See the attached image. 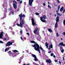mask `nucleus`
Instances as JSON below:
<instances>
[{
  "label": "nucleus",
  "instance_id": "nucleus-1",
  "mask_svg": "<svg viewBox=\"0 0 65 65\" xmlns=\"http://www.w3.org/2000/svg\"><path fill=\"white\" fill-rule=\"evenodd\" d=\"M19 17L20 18V24L18 23L17 24V25L18 26H20V27H21L22 28H23V25L24 24V22H25V21L24 20L22 19V17H26V15H25L23 14L22 15V13H21L19 15Z\"/></svg>",
  "mask_w": 65,
  "mask_h": 65
},
{
  "label": "nucleus",
  "instance_id": "nucleus-27",
  "mask_svg": "<svg viewBox=\"0 0 65 65\" xmlns=\"http://www.w3.org/2000/svg\"><path fill=\"white\" fill-rule=\"evenodd\" d=\"M61 52L62 53H64V50L63 49H62V50H61Z\"/></svg>",
  "mask_w": 65,
  "mask_h": 65
},
{
  "label": "nucleus",
  "instance_id": "nucleus-44",
  "mask_svg": "<svg viewBox=\"0 0 65 65\" xmlns=\"http://www.w3.org/2000/svg\"><path fill=\"white\" fill-rule=\"evenodd\" d=\"M26 34H27V35H28V36H29V35H30V34H29L28 33H26Z\"/></svg>",
  "mask_w": 65,
  "mask_h": 65
},
{
  "label": "nucleus",
  "instance_id": "nucleus-6",
  "mask_svg": "<svg viewBox=\"0 0 65 65\" xmlns=\"http://www.w3.org/2000/svg\"><path fill=\"white\" fill-rule=\"evenodd\" d=\"M38 30V28L36 27V28L34 31V33L35 34L36 33L37 35H39V32H37V31Z\"/></svg>",
  "mask_w": 65,
  "mask_h": 65
},
{
  "label": "nucleus",
  "instance_id": "nucleus-59",
  "mask_svg": "<svg viewBox=\"0 0 65 65\" xmlns=\"http://www.w3.org/2000/svg\"><path fill=\"white\" fill-rule=\"evenodd\" d=\"M63 61H64V57H63Z\"/></svg>",
  "mask_w": 65,
  "mask_h": 65
},
{
  "label": "nucleus",
  "instance_id": "nucleus-12",
  "mask_svg": "<svg viewBox=\"0 0 65 65\" xmlns=\"http://www.w3.org/2000/svg\"><path fill=\"white\" fill-rule=\"evenodd\" d=\"M60 45H62V46H65V44H64L63 43V42H62L60 43L59 45H58V46H60Z\"/></svg>",
  "mask_w": 65,
  "mask_h": 65
},
{
  "label": "nucleus",
  "instance_id": "nucleus-56",
  "mask_svg": "<svg viewBox=\"0 0 65 65\" xmlns=\"http://www.w3.org/2000/svg\"><path fill=\"white\" fill-rule=\"evenodd\" d=\"M43 6H45V3H43Z\"/></svg>",
  "mask_w": 65,
  "mask_h": 65
},
{
  "label": "nucleus",
  "instance_id": "nucleus-46",
  "mask_svg": "<svg viewBox=\"0 0 65 65\" xmlns=\"http://www.w3.org/2000/svg\"><path fill=\"white\" fill-rule=\"evenodd\" d=\"M2 51L3 52H4V48H3L2 50Z\"/></svg>",
  "mask_w": 65,
  "mask_h": 65
},
{
  "label": "nucleus",
  "instance_id": "nucleus-3",
  "mask_svg": "<svg viewBox=\"0 0 65 65\" xmlns=\"http://www.w3.org/2000/svg\"><path fill=\"white\" fill-rule=\"evenodd\" d=\"M40 19L42 22H43L44 23H46V20H44L46 19V16L45 15H44L42 17H41L40 18Z\"/></svg>",
  "mask_w": 65,
  "mask_h": 65
},
{
  "label": "nucleus",
  "instance_id": "nucleus-2",
  "mask_svg": "<svg viewBox=\"0 0 65 65\" xmlns=\"http://www.w3.org/2000/svg\"><path fill=\"white\" fill-rule=\"evenodd\" d=\"M31 46L34 47V49L36 51H37L38 52H39V53L40 54V48L41 50H43V48L41 47H39V45L36 43L34 45H32Z\"/></svg>",
  "mask_w": 65,
  "mask_h": 65
},
{
  "label": "nucleus",
  "instance_id": "nucleus-20",
  "mask_svg": "<svg viewBox=\"0 0 65 65\" xmlns=\"http://www.w3.org/2000/svg\"><path fill=\"white\" fill-rule=\"evenodd\" d=\"M6 3L4 4L3 5V6L5 8L6 7ZM4 7H3V8H4Z\"/></svg>",
  "mask_w": 65,
  "mask_h": 65
},
{
  "label": "nucleus",
  "instance_id": "nucleus-19",
  "mask_svg": "<svg viewBox=\"0 0 65 65\" xmlns=\"http://www.w3.org/2000/svg\"><path fill=\"white\" fill-rule=\"evenodd\" d=\"M48 31H49V32H51H51H53V31H52V29H51L50 28L48 29Z\"/></svg>",
  "mask_w": 65,
  "mask_h": 65
},
{
  "label": "nucleus",
  "instance_id": "nucleus-34",
  "mask_svg": "<svg viewBox=\"0 0 65 65\" xmlns=\"http://www.w3.org/2000/svg\"><path fill=\"white\" fill-rule=\"evenodd\" d=\"M48 8H49L50 9H51V7L50 6V5H48Z\"/></svg>",
  "mask_w": 65,
  "mask_h": 65
},
{
  "label": "nucleus",
  "instance_id": "nucleus-52",
  "mask_svg": "<svg viewBox=\"0 0 65 65\" xmlns=\"http://www.w3.org/2000/svg\"><path fill=\"white\" fill-rule=\"evenodd\" d=\"M24 4L25 5H26V2H25L24 3Z\"/></svg>",
  "mask_w": 65,
  "mask_h": 65
},
{
  "label": "nucleus",
  "instance_id": "nucleus-43",
  "mask_svg": "<svg viewBox=\"0 0 65 65\" xmlns=\"http://www.w3.org/2000/svg\"><path fill=\"white\" fill-rule=\"evenodd\" d=\"M63 35H64L65 36V31L63 32Z\"/></svg>",
  "mask_w": 65,
  "mask_h": 65
},
{
  "label": "nucleus",
  "instance_id": "nucleus-30",
  "mask_svg": "<svg viewBox=\"0 0 65 65\" xmlns=\"http://www.w3.org/2000/svg\"><path fill=\"white\" fill-rule=\"evenodd\" d=\"M0 43H4V42L0 40Z\"/></svg>",
  "mask_w": 65,
  "mask_h": 65
},
{
  "label": "nucleus",
  "instance_id": "nucleus-4",
  "mask_svg": "<svg viewBox=\"0 0 65 65\" xmlns=\"http://www.w3.org/2000/svg\"><path fill=\"white\" fill-rule=\"evenodd\" d=\"M59 17L58 16L56 18V22L55 25V28H58V23H57L59 22Z\"/></svg>",
  "mask_w": 65,
  "mask_h": 65
},
{
  "label": "nucleus",
  "instance_id": "nucleus-50",
  "mask_svg": "<svg viewBox=\"0 0 65 65\" xmlns=\"http://www.w3.org/2000/svg\"><path fill=\"white\" fill-rule=\"evenodd\" d=\"M65 12V9H64V10H63V13H64V12Z\"/></svg>",
  "mask_w": 65,
  "mask_h": 65
},
{
  "label": "nucleus",
  "instance_id": "nucleus-32",
  "mask_svg": "<svg viewBox=\"0 0 65 65\" xmlns=\"http://www.w3.org/2000/svg\"><path fill=\"white\" fill-rule=\"evenodd\" d=\"M60 50H61H61H62V49H63V47H62V46H60Z\"/></svg>",
  "mask_w": 65,
  "mask_h": 65
},
{
  "label": "nucleus",
  "instance_id": "nucleus-41",
  "mask_svg": "<svg viewBox=\"0 0 65 65\" xmlns=\"http://www.w3.org/2000/svg\"><path fill=\"white\" fill-rule=\"evenodd\" d=\"M13 2L14 3H15V4H17V2H16L15 1H13Z\"/></svg>",
  "mask_w": 65,
  "mask_h": 65
},
{
  "label": "nucleus",
  "instance_id": "nucleus-58",
  "mask_svg": "<svg viewBox=\"0 0 65 65\" xmlns=\"http://www.w3.org/2000/svg\"><path fill=\"white\" fill-rule=\"evenodd\" d=\"M59 64H61V62L60 61H59Z\"/></svg>",
  "mask_w": 65,
  "mask_h": 65
},
{
  "label": "nucleus",
  "instance_id": "nucleus-28",
  "mask_svg": "<svg viewBox=\"0 0 65 65\" xmlns=\"http://www.w3.org/2000/svg\"><path fill=\"white\" fill-rule=\"evenodd\" d=\"M63 25H64V26H65V20H63Z\"/></svg>",
  "mask_w": 65,
  "mask_h": 65
},
{
  "label": "nucleus",
  "instance_id": "nucleus-38",
  "mask_svg": "<svg viewBox=\"0 0 65 65\" xmlns=\"http://www.w3.org/2000/svg\"><path fill=\"white\" fill-rule=\"evenodd\" d=\"M56 35L57 36V37H58L59 36V34H58V33H56Z\"/></svg>",
  "mask_w": 65,
  "mask_h": 65
},
{
  "label": "nucleus",
  "instance_id": "nucleus-8",
  "mask_svg": "<svg viewBox=\"0 0 65 65\" xmlns=\"http://www.w3.org/2000/svg\"><path fill=\"white\" fill-rule=\"evenodd\" d=\"M32 56L33 57H34V60L35 61H37L38 60V59L37 58V57H36V55H34V54H32Z\"/></svg>",
  "mask_w": 65,
  "mask_h": 65
},
{
  "label": "nucleus",
  "instance_id": "nucleus-54",
  "mask_svg": "<svg viewBox=\"0 0 65 65\" xmlns=\"http://www.w3.org/2000/svg\"><path fill=\"white\" fill-rule=\"evenodd\" d=\"M41 65H44V64H43V63L42 62Z\"/></svg>",
  "mask_w": 65,
  "mask_h": 65
},
{
  "label": "nucleus",
  "instance_id": "nucleus-64",
  "mask_svg": "<svg viewBox=\"0 0 65 65\" xmlns=\"http://www.w3.org/2000/svg\"><path fill=\"white\" fill-rule=\"evenodd\" d=\"M19 9H18L17 10V11H19Z\"/></svg>",
  "mask_w": 65,
  "mask_h": 65
},
{
  "label": "nucleus",
  "instance_id": "nucleus-37",
  "mask_svg": "<svg viewBox=\"0 0 65 65\" xmlns=\"http://www.w3.org/2000/svg\"><path fill=\"white\" fill-rule=\"evenodd\" d=\"M19 61H20V62H19V64H20V63H21V62H22V60H19Z\"/></svg>",
  "mask_w": 65,
  "mask_h": 65
},
{
  "label": "nucleus",
  "instance_id": "nucleus-13",
  "mask_svg": "<svg viewBox=\"0 0 65 65\" xmlns=\"http://www.w3.org/2000/svg\"><path fill=\"white\" fill-rule=\"evenodd\" d=\"M13 6L15 9H17V4H13Z\"/></svg>",
  "mask_w": 65,
  "mask_h": 65
},
{
  "label": "nucleus",
  "instance_id": "nucleus-36",
  "mask_svg": "<svg viewBox=\"0 0 65 65\" xmlns=\"http://www.w3.org/2000/svg\"><path fill=\"white\" fill-rule=\"evenodd\" d=\"M12 31V34H13V35H14V32L13 31Z\"/></svg>",
  "mask_w": 65,
  "mask_h": 65
},
{
  "label": "nucleus",
  "instance_id": "nucleus-18",
  "mask_svg": "<svg viewBox=\"0 0 65 65\" xmlns=\"http://www.w3.org/2000/svg\"><path fill=\"white\" fill-rule=\"evenodd\" d=\"M9 50V48H6L5 50V52H6L7 51H8Z\"/></svg>",
  "mask_w": 65,
  "mask_h": 65
},
{
  "label": "nucleus",
  "instance_id": "nucleus-21",
  "mask_svg": "<svg viewBox=\"0 0 65 65\" xmlns=\"http://www.w3.org/2000/svg\"><path fill=\"white\" fill-rule=\"evenodd\" d=\"M48 43H47V42H46V46L47 47L46 48H47V47H48Z\"/></svg>",
  "mask_w": 65,
  "mask_h": 65
},
{
  "label": "nucleus",
  "instance_id": "nucleus-16",
  "mask_svg": "<svg viewBox=\"0 0 65 65\" xmlns=\"http://www.w3.org/2000/svg\"><path fill=\"white\" fill-rule=\"evenodd\" d=\"M51 48H53V45L52 44H51L50 46H49V50H51Z\"/></svg>",
  "mask_w": 65,
  "mask_h": 65
},
{
  "label": "nucleus",
  "instance_id": "nucleus-55",
  "mask_svg": "<svg viewBox=\"0 0 65 65\" xmlns=\"http://www.w3.org/2000/svg\"><path fill=\"white\" fill-rule=\"evenodd\" d=\"M26 52L27 53H28L29 52V51L28 50L26 51Z\"/></svg>",
  "mask_w": 65,
  "mask_h": 65
},
{
  "label": "nucleus",
  "instance_id": "nucleus-49",
  "mask_svg": "<svg viewBox=\"0 0 65 65\" xmlns=\"http://www.w3.org/2000/svg\"><path fill=\"white\" fill-rule=\"evenodd\" d=\"M51 52H52V51H49L48 52V53H51Z\"/></svg>",
  "mask_w": 65,
  "mask_h": 65
},
{
  "label": "nucleus",
  "instance_id": "nucleus-26",
  "mask_svg": "<svg viewBox=\"0 0 65 65\" xmlns=\"http://www.w3.org/2000/svg\"><path fill=\"white\" fill-rule=\"evenodd\" d=\"M60 6L59 5L58 6V10L57 11H59V9H60Z\"/></svg>",
  "mask_w": 65,
  "mask_h": 65
},
{
  "label": "nucleus",
  "instance_id": "nucleus-7",
  "mask_svg": "<svg viewBox=\"0 0 65 65\" xmlns=\"http://www.w3.org/2000/svg\"><path fill=\"white\" fill-rule=\"evenodd\" d=\"M8 53L9 56H11L12 58L14 57L15 56H16V55L14 56V54H12V53H11V51H10L8 52Z\"/></svg>",
  "mask_w": 65,
  "mask_h": 65
},
{
  "label": "nucleus",
  "instance_id": "nucleus-11",
  "mask_svg": "<svg viewBox=\"0 0 65 65\" xmlns=\"http://www.w3.org/2000/svg\"><path fill=\"white\" fill-rule=\"evenodd\" d=\"M3 36V32L2 31L0 34V39H2Z\"/></svg>",
  "mask_w": 65,
  "mask_h": 65
},
{
  "label": "nucleus",
  "instance_id": "nucleus-24",
  "mask_svg": "<svg viewBox=\"0 0 65 65\" xmlns=\"http://www.w3.org/2000/svg\"><path fill=\"white\" fill-rule=\"evenodd\" d=\"M13 52H17L18 53L19 52L18 51H17V50H15L13 51Z\"/></svg>",
  "mask_w": 65,
  "mask_h": 65
},
{
  "label": "nucleus",
  "instance_id": "nucleus-22",
  "mask_svg": "<svg viewBox=\"0 0 65 65\" xmlns=\"http://www.w3.org/2000/svg\"><path fill=\"white\" fill-rule=\"evenodd\" d=\"M3 40L4 41H6V38H3Z\"/></svg>",
  "mask_w": 65,
  "mask_h": 65
},
{
  "label": "nucleus",
  "instance_id": "nucleus-48",
  "mask_svg": "<svg viewBox=\"0 0 65 65\" xmlns=\"http://www.w3.org/2000/svg\"><path fill=\"white\" fill-rule=\"evenodd\" d=\"M57 2L58 3H60V1L59 0H57Z\"/></svg>",
  "mask_w": 65,
  "mask_h": 65
},
{
  "label": "nucleus",
  "instance_id": "nucleus-14",
  "mask_svg": "<svg viewBox=\"0 0 65 65\" xmlns=\"http://www.w3.org/2000/svg\"><path fill=\"white\" fill-rule=\"evenodd\" d=\"M51 59H47L46 60V62L47 63H51Z\"/></svg>",
  "mask_w": 65,
  "mask_h": 65
},
{
  "label": "nucleus",
  "instance_id": "nucleus-35",
  "mask_svg": "<svg viewBox=\"0 0 65 65\" xmlns=\"http://www.w3.org/2000/svg\"><path fill=\"white\" fill-rule=\"evenodd\" d=\"M23 58H24L23 57H21L20 58V60H21V59H23Z\"/></svg>",
  "mask_w": 65,
  "mask_h": 65
},
{
  "label": "nucleus",
  "instance_id": "nucleus-23",
  "mask_svg": "<svg viewBox=\"0 0 65 65\" xmlns=\"http://www.w3.org/2000/svg\"><path fill=\"white\" fill-rule=\"evenodd\" d=\"M63 7H62L60 9V11H62V10H63Z\"/></svg>",
  "mask_w": 65,
  "mask_h": 65
},
{
  "label": "nucleus",
  "instance_id": "nucleus-45",
  "mask_svg": "<svg viewBox=\"0 0 65 65\" xmlns=\"http://www.w3.org/2000/svg\"><path fill=\"white\" fill-rule=\"evenodd\" d=\"M9 28H10V29H11V30H13L12 28V27H10Z\"/></svg>",
  "mask_w": 65,
  "mask_h": 65
},
{
  "label": "nucleus",
  "instance_id": "nucleus-40",
  "mask_svg": "<svg viewBox=\"0 0 65 65\" xmlns=\"http://www.w3.org/2000/svg\"><path fill=\"white\" fill-rule=\"evenodd\" d=\"M36 38L38 40L39 39V38H40V37H39V38H37V37H36Z\"/></svg>",
  "mask_w": 65,
  "mask_h": 65
},
{
  "label": "nucleus",
  "instance_id": "nucleus-42",
  "mask_svg": "<svg viewBox=\"0 0 65 65\" xmlns=\"http://www.w3.org/2000/svg\"><path fill=\"white\" fill-rule=\"evenodd\" d=\"M22 1H21L20 2V4H22Z\"/></svg>",
  "mask_w": 65,
  "mask_h": 65
},
{
  "label": "nucleus",
  "instance_id": "nucleus-63",
  "mask_svg": "<svg viewBox=\"0 0 65 65\" xmlns=\"http://www.w3.org/2000/svg\"><path fill=\"white\" fill-rule=\"evenodd\" d=\"M30 64L29 63H28L27 64V65H30Z\"/></svg>",
  "mask_w": 65,
  "mask_h": 65
},
{
  "label": "nucleus",
  "instance_id": "nucleus-15",
  "mask_svg": "<svg viewBox=\"0 0 65 65\" xmlns=\"http://www.w3.org/2000/svg\"><path fill=\"white\" fill-rule=\"evenodd\" d=\"M58 11H56V13L57 15H59V16H62V14H60L59 13H58Z\"/></svg>",
  "mask_w": 65,
  "mask_h": 65
},
{
  "label": "nucleus",
  "instance_id": "nucleus-51",
  "mask_svg": "<svg viewBox=\"0 0 65 65\" xmlns=\"http://www.w3.org/2000/svg\"><path fill=\"white\" fill-rule=\"evenodd\" d=\"M54 61L55 62H58V61L57 60H54Z\"/></svg>",
  "mask_w": 65,
  "mask_h": 65
},
{
  "label": "nucleus",
  "instance_id": "nucleus-25",
  "mask_svg": "<svg viewBox=\"0 0 65 65\" xmlns=\"http://www.w3.org/2000/svg\"><path fill=\"white\" fill-rule=\"evenodd\" d=\"M30 42H31V43H35V42L34 41H30Z\"/></svg>",
  "mask_w": 65,
  "mask_h": 65
},
{
  "label": "nucleus",
  "instance_id": "nucleus-29",
  "mask_svg": "<svg viewBox=\"0 0 65 65\" xmlns=\"http://www.w3.org/2000/svg\"><path fill=\"white\" fill-rule=\"evenodd\" d=\"M6 18V14H5L4 15L3 18L2 19H4V18Z\"/></svg>",
  "mask_w": 65,
  "mask_h": 65
},
{
  "label": "nucleus",
  "instance_id": "nucleus-31",
  "mask_svg": "<svg viewBox=\"0 0 65 65\" xmlns=\"http://www.w3.org/2000/svg\"><path fill=\"white\" fill-rule=\"evenodd\" d=\"M20 33L21 34H22V33H23V31L22 30H21V31H20Z\"/></svg>",
  "mask_w": 65,
  "mask_h": 65
},
{
  "label": "nucleus",
  "instance_id": "nucleus-60",
  "mask_svg": "<svg viewBox=\"0 0 65 65\" xmlns=\"http://www.w3.org/2000/svg\"><path fill=\"white\" fill-rule=\"evenodd\" d=\"M53 57H54V58H55V57H56V56H55V55H54Z\"/></svg>",
  "mask_w": 65,
  "mask_h": 65
},
{
  "label": "nucleus",
  "instance_id": "nucleus-53",
  "mask_svg": "<svg viewBox=\"0 0 65 65\" xmlns=\"http://www.w3.org/2000/svg\"><path fill=\"white\" fill-rule=\"evenodd\" d=\"M5 23H3L2 25H5Z\"/></svg>",
  "mask_w": 65,
  "mask_h": 65
},
{
  "label": "nucleus",
  "instance_id": "nucleus-17",
  "mask_svg": "<svg viewBox=\"0 0 65 65\" xmlns=\"http://www.w3.org/2000/svg\"><path fill=\"white\" fill-rule=\"evenodd\" d=\"M10 14H9V15H10L11 14H14V12H13V11H11L10 12Z\"/></svg>",
  "mask_w": 65,
  "mask_h": 65
},
{
  "label": "nucleus",
  "instance_id": "nucleus-33",
  "mask_svg": "<svg viewBox=\"0 0 65 65\" xmlns=\"http://www.w3.org/2000/svg\"><path fill=\"white\" fill-rule=\"evenodd\" d=\"M21 40H22V41H24V39H23V38L22 37H21Z\"/></svg>",
  "mask_w": 65,
  "mask_h": 65
},
{
  "label": "nucleus",
  "instance_id": "nucleus-47",
  "mask_svg": "<svg viewBox=\"0 0 65 65\" xmlns=\"http://www.w3.org/2000/svg\"><path fill=\"white\" fill-rule=\"evenodd\" d=\"M36 15H38L39 14V13H36Z\"/></svg>",
  "mask_w": 65,
  "mask_h": 65
},
{
  "label": "nucleus",
  "instance_id": "nucleus-62",
  "mask_svg": "<svg viewBox=\"0 0 65 65\" xmlns=\"http://www.w3.org/2000/svg\"><path fill=\"white\" fill-rule=\"evenodd\" d=\"M17 1H20V0H17Z\"/></svg>",
  "mask_w": 65,
  "mask_h": 65
},
{
  "label": "nucleus",
  "instance_id": "nucleus-61",
  "mask_svg": "<svg viewBox=\"0 0 65 65\" xmlns=\"http://www.w3.org/2000/svg\"><path fill=\"white\" fill-rule=\"evenodd\" d=\"M33 64H34L35 65V62H33Z\"/></svg>",
  "mask_w": 65,
  "mask_h": 65
},
{
  "label": "nucleus",
  "instance_id": "nucleus-10",
  "mask_svg": "<svg viewBox=\"0 0 65 65\" xmlns=\"http://www.w3.org/2000/svg\"><path fill=\"white\" fill-rule=\"evenodd\" d=\"M31 21L32 22V24L33 26H34L36 25V23L34 22V20L33 18H31Z\"/></svg>",
  "mask_w": 65,
  "mask_h": 65
},
{
  "label": "nucleus",
  "instance_id": "nucleus-5",
  "mask_svg": "<svg viewBox=\"0 0 65 65\" xmlns=\"http://www.w3.org/2000/svg\"><path fill=\"white\" fill-rule=\"evenodd\" d=\"M14 41L13 40H12L11 42L9 41L7 43V44L6 45V46H10V45H12V43H14Z\"/></svg>",
  "mask_w": 65,
  "mask_h": 65
},
{
  "label": "nucleus",
  "instance_id": "nucleus-57",
  "mask_svg": "<svg viewBox=\"0 0 65 65\" xmlns=\"http://www.w3.org/2000/svg\"><path fill=\"white\" fill-rule=\"evenodd\" d=\"M24 11L25 12V13H26V11L25 9H24Z\"/></svg>",
  "mask_w": 65,
  "mask_h": 65
},
{
  "label": "nucleus",
  "instance_id": "nucleus-9",
  "mask_svg": "<svg viewBox=\"0 0 65 65\" xmlns=\"http://www.w3.org/2000/svg\"><path fill=\"white\" fill-rule=\"evenodd\" d=\"M34 0H29V4L30 6H32V3Z\"/></svg>",
  "mask_w": 65,
  "mask_h": 65
},
{
  "label": "nucleus",
  "instance_id": "nucleus-39",
  "mask_svg": "<svg viewBox=\"0 0 65 65\" xmlns=\"http://www.w3.org/2000/svg\"><path fill=\"white\" fill-rule=\"evenodd\" d=\"M51 56H54V54L53 53H52L51 54Z\"/></svg>",
  "mask_w": 65,
  "mask_h": 65
}]
</instances>
